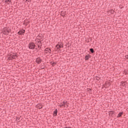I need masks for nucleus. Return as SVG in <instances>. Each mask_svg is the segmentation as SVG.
Returning <instances> with one entry per match:
<instances>
[{
	"label": "nucleus",
	"mask_w": 128,
	"mask_h": 128,
	"mask_svg": "<svg viewBox=\"0 0 128 128\" xmlns=\"http://www.w3.org/2000/svg\"><path fill=\"white\" fill-rule=\"evenodd\" d=\"M18 58L16 54H13L10 55L9 60H14V58Z\"/></svg>",
	"instance_id": "1"
},
{
	"label": "nucleus",
	"mask_w": 128,
	"mask_h": 128,
	"mask_svg": "<svg viewBox=\"0 0 128 128\" xmlns=\"http://www.w3.org/2000/svg\"><path fill=\"white\" fill-rule=\"evenodd\" d=\"M122 114H124V112H120L118 116H117V118H120V116H122Z\"/></svg>",
	"instance_id": "8"
},
{
	"label": "nucleus",
	"mask_w": 128,
	"mask_h": 128,
	"mask_svg": "<svg viewBox=\"0 0 128 128\" xmlns=\"http://www.w3.org/2000/svg\"><path fill=\"white\" fill-rule=\"evenodd\" d=\"M60 106H62V105H60Z\"/></svg>",
	"instance_id": "18"
},
{
	"label": "nucleus",
	"mask_w": 128,
	"mask_h": 128,
	"mask_svg": "<svg viewBox=\"0 0 128 128\" xmlns=\"http://www.w3.org/2000/svg\"><path fill=\"white\" fill-rule=\"evenodd\" d=\"M90 51L91 52H92V54H94V49L90 48Z\"/></svg>",
	"instance_id": "14"
},
{
	"label": "nucleus",
	"mask_w": 128,
	"mask_h": 128,
	"mask_svg": "<svg viewBox=\"0 0 128 128\" xmlns=\"http://www.w3.org/2000/svg\"><path fill=\"white\" fill-rule=\"evenodd\" d=\"M45 52H50V54L51 50H50V49L48 48H46L45 49Z\"/></svg>",
	"instance_id": "9"
},
{
	"label": "nucleus",
	"mask_w": 128,
	"mask_h": 128,
	"mask_svg": "<svg viewBox=\"0 0 128 128\" xmlns=\"http://www.w3.org/2000/svg\"><path fill=\"white\" fill-rule=\"evenodd\" d=\"M26 1H28V0H26Z\"/></svg>",
	"instance_id": "19"
},
{
	"label": "nucleus",
	"mask_w": 128,
	"mask_h": 128,
	"mask_svg": "<svg viewBox=\"0 0 128 128\" xmlns=\"http://www.w3.org/2000/svg\"><path fill=\"white\" fill-rule=\"evenodd\" d=\"M112 112H110V114H112Z\"/></svg>",
	"instance_id": "17"
},
{
	"label": "nucleus",
	"mask_w": 128,
	"mask_h": 128,
	"mask_svg": "<svg viewBox=\"0 0 128 128\" xmlns=\"http://www.w3.org/2000/svg\"><path fill=\"white\" fill-rule=\"evenodd\" d=\"M66 102H64L62 106H66Z\"/></svg>",
	"instance_id": "15"
},
{
	"label": "nucleus",
	"mask_w": 128,
	"mask_h": 128,
	"mask_svg": "<svg viewBox=\"0 0 128 128\" xmlns=\"http://www.w3.org/2000/svg\"><path fill=\"white\" fill-rule=\"evenodd\" d=\"M24 30H22L18 32V34H20V36H22L24 34Z\"/></svg>",
	"instance_id": "3"
},
{
	"label": "nucleus",
	"mask_w": 128,
	"mask_h": 128,
	"mask_svg": "<svg viewBox=\"0 0 128 128\" xmlns=\"http://www.w3.org/2000/svg\"><path fill=\"white\" fill-rule=\"evenodd\" d=\"M5 2L10 4L12 3V0H6Z\"/></svg>",
	"instance_id": "10"
},
{
	"label": "nucleus",
	"mask_w": 128,
	"mask_h": 128,
	"mask_svg": "<svg viewBox=\"0 0 128 128\" xmlns=\"http://www.w3.org/2000/svg\"><path fill=\"white\" fill-rule=\"evenodd\" d=\"M4 34H8V30L4 31Z\"/></svg>",
	"instance_id": "11"
},
{
	"label": "nucleus",
	"mask_w": 128,
	"mask_h": 128,
	"mask_svg": "<svg viewBox=\"0 0 128 128\" xmlns=\"http://www.w3.org/2000/svg\"><path fill=\"white\" fill-rule=\"evenodd\" d=\"M38 42L40 43V40H38Z\"/></svg>",
	"instance_id": "16"
},
{
	"label": "nucleus",
	"mask_w": 128,
	"mask_h": 128,
	"mask_svg": "<svg viewBox=\"0 0 128 128\" xmlns=\"http://www.w3.org/2000/svg\"><path fill=\"white\" fill-rule=\"evenodd\" d=\"M36 62L37 64H40V62H42V59L40 58H37L36 60Z\"/></svg>",
	"instance_id": "4"
},
{
	"label": "nucleus",
	"mask_w": 128,
	"mask_h": 128,
	"mask_svg": "<svg viewBox=\"0 0 128 128\" xmlns=\"http://www.w3.org/2000/svg\"><path fill=\"white\" fill-rule=\"evenodd\" d=\"M121 86H126V82H122Z\"/></svg>",
	"instance_id": "12"
},
{
	"label": "nucleus",
	"mask_w": 128,
	"mask_h": 128,
	"mask_svg": "<svg viewBox=\"0 0 128 128\" xmlns=\"http://www.w3.org/2000/svg\"><path fill=\"white\" fill-rule=\"evenodd\" d=\"M36 108L40 110V108H42V106L40 105V104H38L36 106Z\"/></svg>",
	"instance_id": "7"
},
{
	"label": "nucleus",
	"mask_w": 128,
	"mask_h": 128,
	"mask_svg": "<svg viewBox=\"0 0 128 128\" xmlns=\"http://www.w3.org/2000/svg\"><path fill=\"white\" fill-rule=\"evenodd\" d=\"M56 114H58V110L56 109L54 112V116H56Z\"/></svg>",
	"instance_id": "6"
},
{
	"label": "nucleus",
	"mask_w": 128,
	"mask_h": 128,
	"mask_svg": "<svg viewBox=\"0 0 128 128\" xmlns=\"http://www.w3.org/2000/svg\"><path fill=\"white\" fill-rule=\"evenodd\" d=\"M35 46L36 45L32 42L30 43L28 46L29 48H30L31 50H33Z\"/></svg>",
	"instance_id": "2"
},
{
	"label": "nucleus",
	"mask_w": 128,
	"mask_h": 128,
	"mask_svg": "<svg viewBox=\"0 0 128 128\" xmlns=\"http://www.w3.org/2000/svg\"><path fill=\"white\" fill-rule=\"evenodd\" d=\"M88 58H90V57H89L88 56H85V60H88Z\"/></svg>",
	"instance_id": "13"
},
{
	"label": "nucleus",
	"mask_w": 128,
	"mask_h": 128,
	"mask_svg": "<svg viewBox=\"0 0 128 128\" xmlns=\"http://www.w3.org/2000/svg\"><path fill=\"white\" fill-rule=\"evenodd\" d=\"M56 48L60 50V48H63L62 45L60 44H57L56 46Z\"/></svg>",
	"instance_id": "5"
}]
</instances>
